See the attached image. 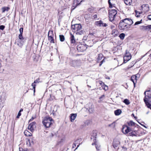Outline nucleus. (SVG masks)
Returning a JSON list of instances; mask_svg holds the SVG:
<instances>
[{"label": "nucleus", "instance_id": "1", "mask_svg": "<svg viewBox=\"0 0 151 151\" xmlns=\"http://www.w3.org/2000/svg\"><path fill=\"white\" fill-rule=\"evenodd\" d=\"M133 23L132 19L128 18L121 21L120 22L119 27L120 30H127L130 28V26Z\"/></svg>", "mask_w": 151, "mask_h": 151}, {"label": "nucleus", "instance_id": "2", "mask_svg": "<svg viewBox=\"0 0 151 151\" xmlns=\"http://www.w3.org/2000/svg\"><path fill=\"white\" fill-rule=\"evenodd\" d=\"M71 28L73 32H75L76 34L81 35L83 34L82 30V26L80 24H76L72 25Z\"/></svg>", "mask_w": 151, "mask_h": 151}, {"label": "nucleus", "instance_id": "3", "mask_svg": "<svg viewBox=\"0 0 151 151\" xmlns=\"http://www.w3.org/2000/svg\"><path fill=\"white\" fill-rule=\"evenodd\" d=\"M52 121V119L50 117H46L44 118V119L43 120L42 123L45 127L48 128L52 124L51 122Z\"/></svg>", "mask_w": 151, "mask_h": 151}, {"label": "nucleus", "instance_id": "4", "mask_svg": "<svg viewBox=\"0 0 151 151\" xmlns=\"http://www.w3.org/2000/svg\"><path fill=\"white\" fill-rule=\"evenodd\" d=\"M132 58V55L127 50L126 51V53L124 56L123 63H125L130 60Z\"/></svg>", "mask_w": 151, "mask_h": 151}, {"label": "nucleus", "instance_id": "5", "mask_svg": "<svg viewBox=\"0 0 151 151\" xmlns=\"http://www.w3.org/2000/svg\"><path fill=\"white\" fill-rule=\"evenodd\" d=\"M87 48L86 44H79L77 46V49L79 52H83Z\"/></svg>", "mask_w": 151, "mask_h": 151}, {"label": "nucleus", "instance_id": "6", "mask_svg": "<svg viewBox=\"0 0 151 151\" xmlns=\"http://www.w3.org/2000/svg\"><path fill=\"white\" fill-rule=\"evenodd\" d=\"M48 39L51 43H54V40L53 39L54 35L53 32L52 30H50L48 34Z\"/></svg>", "mask_w": 151, "mask_h": 151}, {"label": "nucleus", "instance_id": "7", "mask_svg": "<svg viewBox=\"0 0 151 151\" xmlns=\"http://www.w3.org/2000/svg\"><path fill=\"white\" fill-rule=\"evenodd\" d=\"M144 94L145 97L144 99V101L145 99L146 101H149V99H151V91L149 90L145 91Z\"/></svg>", "mask_w": 151, "mask_h": 151}, {"label": "nucleus", "instance_id": "8", "mask_svg": "<svg viewBox=\"0 0 151 151\" xmlns=\"http://www.w3.org/2000/svg\"><path fill=\"white\" fill-rule=\"evenodd\" d=\"M122 132L126 134L132 131L131 129L129 127L126 125H124L122 127Z\"/></svg>", "mask_w": 151, "mask_h": 151}, {"label": "nucleus", "instance_id": "9", "mask_svg": "<svg viewBox=\"0 0 151 151\" xmlns=\"http://www.w3.org/2000/svg\"><path fill=\"white\" fill-rule=\"evenodd\" d=\"M70 65L71 66L75 67L80 66L81 62L79 61L73 60L70 62Z\"/></svg>", "mask_w": 151, "mask_h": 151}, {"label": "nucleus", "instance_id": "10", "mask_svg": "<svg viewBox=\"0 0 151 151\" xmlns=\"http://www.w3.org/2000/svg\"><path fill=\"white\" fill-rule=\"evenodd\" d=\"M141 10L144 13H146L149 10V6L147 4H143L141 6Z\"/></svg>", "mask_w": 151, "mask_h": 151}, {"label": "nucleus", "instance_id": "11", "mask_svg": "<svg viewBox=\"0 0 151 151\" xmlns=\"http://www.w3.org/2000/svg\"><path fill=\"white\" fill-rule=\"evenodd\" d=\"M36 127V123L35 122H32L30 123L28 127V129L31 132H32L34 130L35 128Z\"/></svg>", "mask_w": 151, "mask_h": 151}, {"label": "nucleus", "instance_id": "12", "mask_svg": "<svg viewBox=\"0 0 151 151\" xmlns=\"http://www.w3.org/2000/svg\"><path fill=\"white\" fill-rule=\"evenodd\" d=\"M83 1H81L80 2V1H73V5L72 7H71V9L72 10L74 9L77 6L80 5Z\"/></svg>", "mask_w": 151, "mask_h": 151}, {"label": "nucleus", "instance_id": "13", "mask_svg": "<svg viewBox=\"0 0 151 151\" xmlns=\"http://www.w3.org/2000/svg\"><path fill=\"white\" fill-rule=\"evenodd\" d=\"M109 17L110 21L112 22L113 21V10H109Z\"/></svg>", "mask_w": 151, "mask_h": 151}, {"label": "nucleus", "instance_id": "14", "mask_svg": "<svg viewBox=\"0 0 151 151\" xmlns=\"http://www.w3.org/2000/svg\"><path fill=\"white\" fill-rule=\"evenodd\" d=\"M139 75L138 74H137L136 75L132 76L131 77V80L133 82L134 86H135V84L137 82V76H139Z\"/></svg>", "mask_w": 151, "mask_h": 151}, {"label": "nucleus", "instance_id": "15", "mask_svg": "<svg viewBox=\"0 0 151 151\" xmlns=\"http://www.w3.org/2000/svg\"><path fill=\"white\" fill-rule=\"evenodd\" d=\"M26 39H25L24 40H18V43L17 44L18 46L19 47H22L24 42H25Z\"/></svg>", "mask_w": 151, "mask_h": 151}, {"label": "nucleus", "instance_id": "16", "mask_svg": "<svg viewBox=\"0 0 151 151\" xmlns=\"http://www.w3.org/2000/svg\"><path fill=\"white\" fill-rule=\"evenodd\" d=\"M77 116L76 114H72L70 115V120L71 122L74 121Z\"/></svg>", "mask_w": 151, "mask_h": 151}, {"label": "nucleus", "instance_id": "17", "mask_svg": "<svg viewBox=\"0 0 151 151\" xmlns=\"http://www.w3.org/2000/svg\"><path fill=\"white\" fill-rule=\"evenodd\" d=\"M141 29L149 30L151 29V25H148L147 26H142L141 27Z\"/></svg>", "mask_w": 151, "mask_h": 151}, {"label": "nucleus", "instance_id": "18", "mask_svg": "<svg viewBox=\"0 0 151 151\" xmlns=\"http://www.w3.org/2000/svg\"><path fill=\"white\" fill-rule=\"evenodd\" d=\"M137 132L136 131H133L132 132L129 133V136H137Z\"/></svg>", "mask_w": 151, "mask_h": 151}, {"label": "nucleus", "instance_id": "19", "mask_svg": "<svg viewBox=\"0 0 151 151\" xmlns=\"http://www.w3.org/2000/svg\"><path fill=\"white\" fill-rule=\"evenodd\" d=\"M91 105L90 107H89L88 109L87 108V109H88V111L90 113H91L93 112L94 111V107L93 105H91Z\"/></svg>", "mask_w": 151, "mask_h": 151}, {"label": "nucleus", "instance_id": "20", "mask_svg": "<svg viewBox=\"0 0 151 151\" xmlns=\"http://www.w3.org/2000/svg\"><path fill=\"white\" fill-rule=\"evenodd\" d=\"M24 134L27 137L31 136L32 135V134L31 133H30L27 130H26L24 131Z\"/></svg>", "mask_w": 151, "mask_h": 151}, {"label": "nucleus", "instance_id": "21", "mask_svg": "<svg viewBox=\"0 0 151 151\" xmlns=\"http://www.w3.org/2000/svg\"><path fill=\"white\" fill-rule=\"evenodd\" d=\"M97 136V133L96 131H94L93 132V134L92 135V137H91V139H93V140H96V136Z\"/></svg>", "mask_w": 151, "mask_h": 151}, {"label": "nucleus", "instance_id": "22", "mask_svg": "<svg viewBox=\"0 0 151 151\" xmlns=\"http://www.w3.org/2000/svg\"><path fill=\"white\" fill-rule=\"evenodd\" d=\"M102 21L100 20L99 21L95 22L94 24L96 26L101 27V24H102Z\"/></svg>", "mask_w": 151, "mask_h": 151}, {"label": "nucleus", "instance_id": "23", "mask_svg": "<svg viewBox=\"0 0 151 151\" xmlns=\"http://www.w3.org/2000/svg\"><path fill=\"white\" fill-rule=\"evenodd\" d=\"M135 16L137 17H139L140 16V15L142 13V12H139L137 11L136 10H135Z\"/></svg>", "mask_w": 151, "mask_h": 151}, {"label": "nucleus", "instance_id": "24", "mask_svg": "<svg viewBox=\"0 0 151 151\" xmlns=\"http://www.w3.org/2000/svg\"><path fill=\"white\" fill-rule=\"evenodd\" d=\"M10 8L8 7H4L2 8V12L4 13L5 11H8L9 9Z\"/></svg>", "mask_w": 151, "mask_h": 151}, {"label": "nucleus", "instance_id": "25", "mask_svg": "<svg viewBox=\"0 0 151 151\" xmlns=\"http://www.w3.org/2000/svg\"><path fill=\"white\" fill-rule=\"evenodd\" d=\"M122 111L120 109H118L114 111V114L116 115H119L121 113Z\"/></svg>", "mask_w": 151, "mask_h": 151}, {"label": "nucleus", "instance_id": "26", "mask_svg": "<svg viewBox=\"0 0 151 151\" xmlns=\"http://www.w3.org/2000/svg\"><path fill=\"white\" fill-rule=\"evenodd\" d=\"M132 1H124L125 4L127 5H132Z\"/></svg>", "mask_w": 151, "mask_h": 151}, {"label": "nucleus", "instance_id": "27", "mask_svg": "<svg viewBox=\"0 0 151 151\" xmlns=\"http://www.w3.org/2000/svg\"><path fill=\"white\" fill-rule=\"evenodd\" d=\"M128 124L129 126H134L136 125V124L132 121H131L128 122Z\"/></svg>", "mask_w": 151, "mask_h": 151}, {"label": "nucleus", "instance_id": "28", "mask_svg": "<svg viewBox=\"0 0 151 151\" xmlns=\"http://www.w3.org/2000/svg\"><path fill=\"white\" fill-rule=\"evenodd\" d=\"M149 101H146L145 100L144 102H145L146 105L147 106L148 108L151 109V104H150L149 102Z\"/></svg>", "mask_w": 151, "mask_h": 151}, {"label": "nucleus", "instance_id": "29", "mask_svg": "<svg viewBox=\"0 0 151 151\" xmlns=\"http://www.w3.org/2000/svg\"><path fill=\"white\" fill-rule=\"evenodd\" d=\"M71 45L72 46H74L77 45V42L75 40H74L70 41Z\"/></svg>", "mask_w": 151, "mask_h": 151}, {"label": "nucleus", "instance_id": "30", "mask_svg": "<svg viewBox=\"0 0 151 151\" xmlns=\"http://www.w3.org/2000/svg\"><path fill=\"white\" fill-rule=\"evenodd\" d=\"M59 38L61 42H63L65 40V37L64 36L62 35H59Z\"/></svg>", "mask_w": 151, "mask_h": 151}, {"label": "nucleus", "instance_id": "31", "mask_svg": "<svg viewBox=\"0 0 151 151\" xmlns=\"http://www.w3.org/2000/svg\"><path fill=\"white\" fill-rule=\"evenodd\" d=\"M125 36V34L124 33H122L119 35V37L121 40H123L124 39Z\"/></svg>", "mask_w": 151, "mask_h": 151}, {"label": "nucleus", "instance_id": "32", "mask_svg": "<svg viewBox=\"0 0 151 151\" xmlns=\"http://www.w3.org/2000/svg\"><path fill=\"white\" fill-rule=\"evenodd\" d=\"M103 55L102 54H100L99 55L98 57L97 58V60L98 61L101 60L103 58Z\"/></svg>", "mask_w": 151, "mask_h": 151}, {"label": "nucleus", "instance_id": "33", "mask_svg": "<svg viewBox=\"0 0 151 151\" xmlns=\"http://www.w3.org/2000/svg\"><path fill=\"white\" fill-rule=\"evenodd\" d=\"M41 82L40 81V79L39 78H37L36 80L34 81V82L32 83H34V84L38 83L40 82Z\"/></svg>", "mask_w": 151, "mask_h": 151}, {"label": "nucleus", "instance_id": "34", "mask_svg": "<svg viewBox=\"0 0 151 151\" xmlns=\"http://www.w3.org/2000/svg\"><path fill=\"white\" fill-rule=\"evenodd\" d=\"M70 41L75 39L74 36L71 33H70Z\"/></svg>", "mask_w": 151, "mask_h": 151}, {"label": "nucleus", "instance_id": "35", "mask_svg": "<svg viewBox=\"0 0 151 151\" xmlns=\"http://www.w3.org/2000/svg\"><path fill=\"white\" fill-rule=\"evenodd\" d=\"M19 40H24L25 39L22 36V34H20L19 35Z\"/></svg>", "mask_w": 151, "mask_h": 151}, {"label": "nucleus", "instance_id": "36", "mask_svg": "<svg viewBox=\"0 0 151 151\" xmlns=\"http://www.w3.org/2000/svg\"><path fill=\"white\" fill-rule=\"evenodd\" d=\"M26 143L29 146H30L32 145L30 142V140H29L28 138H27L26 139Z\"/></svg>", "mask_w": 151, "mask_h": 151}, {"label": "nucleus", "instance_id": "37", "mask_svg": "<svg viewBox=\"0 0 151 151\" xmlns=\"http://www.w3.org/2000/svg\"><path fill=\"white\" fill-rule=\"evenodd\" d=\"M123 102L127 105H128L130 104V102L129 100L127 99H125Z\"/></svg>", "mask_w": 151, "mask_h": 151}, {"label": "nucleus", "instance_id": "38", "mask_svg": "<svg viewBox=\"0 0 151 151\" xmlns=\"http://www.w3.org/2000/svg\"><path fill=\"white\" fill-rule=\"evenodd\" d=\"M115 30L114 31V34L115 33L114 35V37L117 36L118 35V34L119 33L118 31L117 30Z\"/></svg>", "mask_w": 151, "mask_h": 151}, {"label": "nucleus", "instance_id": "39", "mask_svg": "<svg viewBox=\"0 0 151 151\" xmlns=\"http://www.w3.org/2000/svg\"><path fill=\"white\" fill-rule=\"evenodd\" d=\"M102 87L104 89L105 91H106L108 89V87L107 86L105 85L104 84L103 86H102Z\"/></svg>", "mask_w": 151, "mask_h": 151}, {"label": "nucleus", "instance_id": "40", "mask_svg": "<svg viewBox=\"0 0 151 151\" xmlns=\"http://www.w3.org/2000/svg\"><path fill=\"white\" fill-rule=\"evenodd\" d=\"M29 140H30V142L31 143L32 145H33L34 144V141L33 139V138H28Z\"/></svg>", "mask_w": 151, "mask_h": 151}, {"label": "nucleus", "instance_id": "41", "mask_svg": "<svg viewBox=\"0 0 151 151\" xmlns=\"http://www.w3.org/2000/svg\"><path fill=\"white\" fill-rule=\"evenodd\" d=\"M142 20H141L139 21H137V22H136L135 23L134 25H138V24H141V23H142Z\"/></svg>", "mask_w": 151, "mask_h": 151}, {"label": "nucleus", "instance_id": "42", "mask_svg": "<svg viewBox=\"0 0 151 151\" xmlns=\"http://www.w3.org/2000/svg\"><path fill=\"white\" fill-rule=\"evenodd\" d=\"M32 86L33 87V88L34 89V92H35V86H36V85L35 84H34V83H32Z\"/></svg>", "mask_w": 151, "mask_h": 151}, {"label": "nucleus", "instance_id": "43", "mask_svg": "<svg viewBox=\"0 0 151 151\" xmlns=\"http://www.w3.org/2000/svg\"><path fill=\"white\" fill-rule=\"evenodd\" d=\"M98 83H99V84L100 85H101V86L102 87L104 84V83L101 81H99Z\"/></svg>", "mask_w": 151, "mask_h": 151}, {"label": "nucleus", "instance_id": "44", "mask_svg": "<svg viewBox=\"0 0 151 151\" xmlns=\"http://www.w3.org/2000/svg\"><path fill=\"white\" fill-rule=\"evenodd\" d=\"M23 28H21L19 30L20 33V34H22L23 32Z\"/></svg>", "mask_w": 151, "mask_h": 151}, {"label": "nucleus", "instance_id": "45", "mask_svg": "<svg viewBox=\"0 0 151 151\" xmlns=\"http://www.w3.org/2000/svg\"><path fill=\"white\" fill-rule=\"evenodd\" d=\"M115 14L114 15V20L115 19V17L116 16V15L117 14V11L116 10L114 9V14Z\"/></svg>", "mask_w": 151, "mask_h": 151}, {"label": "nucleus", "instance_id": "46", "mask_svg": "<svg viewBox=\"0 0 151 151\" xmlns=\"http://www.w3.org/2000/svg\"><path fill=\"white\" fill-rule=\"evenodd\" d=\"M108 3L109 4V7L110 8H111L112 7V4L110 2V1H108Z\"/></svg>", "mask_w": 151, "mask_h": 151}, {"label": "nucleus", "instance_id": "47", "mask_svg": "<svg viewBox=\"0 0 151 151\" xmlns=\"http://www.w3.org/2000/svg\"><path fill=\"white\" fill-rule=\"evenodd\" d=\"M5 28V26L2 25L0 26V29L3 30Z\"/></svg>", "mask_w": 151, "mask_h": 151}, {"label": "nucleus", "instance_id": "48", "mask_svg": "<svg viewBox=\"0 0 151 151\" xmlns=\"http://www.w3.org/2000/svg\"><path fill=\"white\" fill-rule=\"evenodd\" d=\"M104 62H105L104 60V59L102 60L100 62V64H99V66H101L102 65V64Z\"/></svg>", "mask_w": 151, "mask_h": 151}, {"label": "nucleus", "instance_id": "49", "mask_svg": "<svg viewBox=\"0 0 151 151\" xmlns=\"http://www.w3.org/2000/svg\"><path fill=\"white\" fill-rule=\"evenodd\" d=\"M102 24H101V26L106 27L107 25L106 23H103L102 22Z\"/></svg>", "mask_w": 151, "mask_h": 151}, {"label": "nucleus", "instance_id": "50", "mask_svg": "<svg viewBox=\"0 0 151 151\" xmlns=\"http://www.w3.org/2000/svg\"><path fill=\"white\" fill-rule=\"evenodd\" d=\"M19 151H26L27 150H24L22 148L20 147H19Z\"/></svg>", "mask_w": 151, "mask_h": 151}, {"label": "nucleus", "instance_id": "51", "mask_svg": "<svg viewBox=\"0 0 151 151\" xmlns=\"http://www.w3.org/2000/svg\"><path fill=\"white\" fill-rule=\"evenodd\" d=\"M21 113H20V112H19L18 113L17 118H19V116H21Z\"/></svg>", "mask_w": 151, "mask_h": 151}, {"label": "nucleus", "instance_id": "52", "mask_svg": "<svg viewBox=\"0 0 151 151\" xmlns=\"http://www.w3.org/2000/svg\"><path fill=\"white\" fill-rule=\"evenodd\" d=\"M64 141V140L63 139H61L60 141H59L58 142V144L61 143V142H63Z\"/></svg>", "mask_w": 151, "mask_h": 151}, {"label": "nucleus", "instance_id": "53", "mask_svg": "<svg viewBox=\"0 0 151 151\" xmlns=\"http://www.w3.org/2000/svg\"><path fill=\"white\" fill-rule=\"evenodd\" d=\"M94 19H96L97 18V14H94L93 16Z\"/></svg>", "mask_w": 151, "mask_h": 151}, {"label": "nucleus", "instance_id": "54", "mask_svg": "<svg viewBox=\"0 0 151 151\" xmlns=\"http://www.w3.org/2000/svg\"><path fill=\"white\" fill-rule=\"evenodd\" d=\"M147 18L149 20H151V15H148L147 17Z\"/></svg>", "mask_w": 151, "mask_h": 151}, {"label": "nucleus", "instance_id": "55", "mask_svg": "<svg viewBox=\"0 0 151 151\" xmlns=\"http://www.w3.org/2000/svg\"><path fill=\"white\" fill-rule=\"evenodd\" d=\"M35 118V117H34L32 116L31 118L29 120V122L33 120Z\"/></svg>", "mask_w": 151, "mask_h": 151}, {"label": "nucleus", "instance_id": "56", "mask_svg": "<svg viewBox=\"0 0 151 151\" xmlns=\"http://www.w3.org/2000/svg\"><path fill=\"white\" fill-rule=\"evenodd\" d=\"M76 145L75 143L73 144V145L72 148L73 149L74 148L76 147Z\"/></svg>", "mask_w": 151, "mask_h": 151}, {"label": "nucleus", "instance_id": "57", "mask_svg": "<svg viewBox=\"0 0 151 151\" xmlns=\"http://www.w3.org/2000/svg\"><path fill=\"white\" fill-rule=\"evenodd\" d=\"M114 62L115 63H117L118 62V61L116 58H114Z\"/></svg>", "mask_w": 151, "mask_h": 151}, {"label": "nucleus", "instance_id": "58", "mask_svg": "<svg viewBox=\"0 0 151 151\" xmlns=\"http://www.w3.org/2000/svg\"><path fill=\"white\" fill-rule=\"evenodd\" d=\"M105 95H103L102 96H101L99 98L100 99H101L103 97H104Z\"/></svg>", "mask_w": 151, "mask_h": 151}, {"label": "nucleus", "instance_id": "59", "mask_svg": "<svg viewBox=\"0 0 151 151\" xmlns=\"http://www.w3.org/2000/svg\"><path fill=\"white\" fill-rule=\"evenodd\" d=\"M53 136V134L52 133H51L50 134V137H52Z\"/></svg>", "mask_w": 151, "mask_h": 151}, {"label": "nucleus", "instance_id": "60", "mask_svg": "<svg viewBox=\"0 0 151 151\" xmlns=\"http://www.w3.org/2000/svg\"><path fill=\"white\" fill-rule=\"evenodd\" d=\"M113 123H112L111 124H109L108 125V127H110L113 124Z\"/></svg>", "mask_w": 151, "mask_h": 151}, {"label": "nucleus", "instance_id": "61", "mask_svg": "<svg viewBox=\"0 0 151 151\" xmlns=\"http://www.w3.org/2000/svg\"><path fill=\"white\" fill-rule=\"evenodd\" d=\"M28 151H34V150L32 149H30L28 150Z\"/></svg>", "mask_w": 151, "mask_h": 151}, {"label": "nucleus", "instance_id": "62", "mask_svg": "<svg viewBox=\"0 0 151 151\" xmlns=\"http://www.w3.org/2000/svg\"><path fill=\"white\" fill-rule=\"evenodd\" d=\"M132 64L133 65H134V64H135L134 63V61H133L132 62Z\"/></svg>", "mask_w": 151, "mask_h": 151}, {"label": "nucleus", "instance_id": "63", "mask_svg": "<svg viewBox=\"0 0 151 151\" xmlns=\"http://www.w3.org/2000/svg\"><path fill=\"white\" fill-rule=\"evenodd\" d=\"M79 139H77L76 141H75V142H78L79 141Z\"/></svg>", "mask_w": 151, "mask_h": 151}, {"label": "nucleus", "instance_id": "64", "mask_svg": "<svg viewBox=\"0 0 151 151\" xmlns=\"http://www.w3.org/2000/svg\"><path fill=\"white\" fill-rule=\"evenodd\" d=\"M22 111H23V109H20V111L19 112H20V113H21V112Z\"/></svg>", "mask_w": 151, "mask_h": 151}]
</instances>
